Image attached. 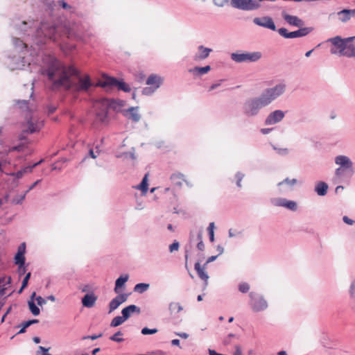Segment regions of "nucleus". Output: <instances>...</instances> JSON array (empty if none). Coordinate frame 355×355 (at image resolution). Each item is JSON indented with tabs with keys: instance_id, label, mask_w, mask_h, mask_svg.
Returning <instances> with one entry per match:
<instances>
[{
	"instance_id": "obj_1",
	"label": "nucleus",
	"mask_w": 355,
	"mask_h": 355,
	"mask_svg": "<svg viewBox=\"0 0 355 355\" xmlns=\"http://www.w3.org/2000/svg\"><path fill=\"white\" fill-rule=\"evenodd\" d=\"M47 76L55 87L62 86L77 92H87L89 89L88 76L82 78L75 68L64 67L56 59L51 60Z\"/></svg>"
},
{
	"instance_id": "obj_2",
	"label": "nucleus",
	"mask_w": 355,
	"mask_h": 355,
	"mask_svg": "<svg viewBox=\"0 0 355 355\" xmlns=\"http://www.w3.org/2000/svg\"><path fill=\"white\" fill-rule=\"evenodd\" d=\"M284 91L285 85L283 84L266 89L260 96L250 98L246 101L244 107L245 113L248 116L256 115L261 108L269 105Z\"/></svg>"
},
{
	"instance_id": "obj_3",
	"label": "nucleus",
	"mask_w": 355,
	"mask_h": 355,
	"mask_svg": "<svg viewBox=\"0 0 355 355\" xmlns=\"http://www.w3.org/2000/svg\"><path fill=\"white\" fill-rule=\"evenodd\" d=\"M355 39V36L347 38H341L336 36L330 38L328 41L331 43V53L332 54L352 58L355 56V45L352 42Z\"/></svg>"
},
{
	"instance_id": "obj_4",
	"label": "nucleus",
	"mask_w": 355,
	"mask_h": 355,
	"mask_svg": "<svg viewBox=\"0 0 355 355\" xmlns=\"http://www.w3.org/2000/svg\"><path fill=\"white\" fill-rule=\"evenodd\" d=\"M17 105L21 110H25L28 112L26 115V130L25 131L33 133L39 131L44 125V121L42 119L37 116L36 112H33L29 108L28 102L26 101H17Z\"/></svg>"
},
{
	"instance_id": "obj_5",
	"label": "nucleus",
	"mask_w": 355,
	"mask_h": 355,
	"mask_svg": "<svg viewBox=\"0 0 355 355\" xmlns=\"http://www.w3.org/2000/svg\"><path fill=\"white\" fill-rule=\"evenodd\" d=\"M116 101L107 98H101L96 101L93 107L96 112L97 119L101 122H104L107 116V112L110 108H115Z\"/></svg>"
},
{
	"instance_id": "obj_6",
	"label": "nucleus",
	"mask_w": 355,
	"mask_h": 355,
	"mask_svg": "<svg viewBox=\"0 0 355 355\" xmlns=\"http://www.w3.org/2000/svg\"><path fill=\"white\" fill-rule=\"evenodd\" d=\"M96 85L103 88H112L114 87L125 92H129L130 91L129 85L125 83L123 81H119L114 78L107 76H103L102 79L98 81Z\"/></svg>"
},
{
	"instance_id": "obj_7",
	"label": "nucleus",
	"mask_w": 355,
	"mask_h": 355,
	"mask_svg": "<svg viewBox=\"0 0 355 355\" xmlns=\"http://www.w3.org/2000/svg\"><path fill=\"white\" fill-rule=\"evenodd\" d=\"M230 5L243 10H253L260 8L261 5L255 0H231Z\"/></svg>"
},
{
	"instance_id": "obj_8",
	"label": "nucleus",
	"mask_w": 355,
	"mask_h": 355,
	"mask_svg": "<svg viewBox=\"0 0 355 355\" xmlns=\"http://www.w3.org/2000/svg\"><path fill=\"white\" fill-rule=\"evenodd\" d=\"M261 57L260 52L233 53L231 58L236 62H256Z\"/></svg>"
},
{
	"instance_id": "obj_9",
	"label": "nucleus",
	"mask_w": 355,
	"mask_h": 355,
	"mask_svg": "<svg viewBox=\"0 0 355 355\" xmlns=\"http://www.w3.org/2000/svg\"><path fill=\"white\" fill-rule=\"evenodd\" d=\"M162 81L163 80L160 76L156 74H151L146 80V85H149V87L144 88L142 93L145 95L152 94L160 87Z\"/></svg>"
},
{
	"instance_id": "obj_10",
	"label": "nucleus",
	"mask_w": 355,
	"mask_h": 355,
	"mask_svg": "<svg viewBox=\"0 0 355 355\" xmlns=\"http://www.w3.org/2000/svg\"><path fill=\"white\" fill-rule=\"evenodd\" d=\"M312 31V28L305 27L300 28L299 30L293 32H288V30L285 28H279L277 31L284 38H295L306 36Z\"/></svg>"
},
{
	"instance_id": "obj_11",
	"label": "nucleus",
	"mask_w": 355,
	"mask_h": 355,
	"mask_svg": "<svg viewBox=\"0 0 355 355\" xmlns=\"http://www.w3.org/2000/svg\"><path fill=\"white\" fill-rule=\"evenodd\" d=\"M250 297L251 298L250 304L253 311L259 312L267 308V302L261 296L251 293Z\"/></svg>"
},
{
	"instance_id": "obj_12",
	"label": "nucleus",
	"mask_w": 355,
	"mask_h": 355,
	"mask_svg": "<svg viewBox=\"0 0 355 355\" xmlns=\"http://www.w3.org/2000/svg\"><path fill=\"white\" fill-rule=\"evenodd\" d=\"M253 22L258 26H263L272 31L276 30L274 21L270 17H255L253 19Z\"/></svg>"
},
{
	"instance_id": "obj_13",
	"label": "nucleus",
	"mask_w": 355,
	"mask_h": 355,
	"mask_svg": "<svg viewBox=\"0 0 355 355\" xmlns=\"http://www.w3.org/2000/svg\"><path fill=\"white\" fill-rule=\"evenodd\" d=\"M284 117V112L282 110H275L271 112L265 121L266 125H273L281 121Z\"/></svg>"
},
{
	"instance_id": "obj_14",
	"label": "nucleus",
	"mask_w": 355,
	"mask_h": 355,
	"mask_svg": "<svg viewBox=\"0 0 355 355\" xmlns=\"http://www.w3.org/2000/svg\"><path fill=\"white\" fill-rule=\"evenodd\" d=\"M128 294L123 293L118 295L114 297L109 304V313L116 309L122 303L125 302L128 299Z\"/></svg>"
},
{
	"instance_id": "obj_15",
	"label": "nucleus",
	"mask_w": 355,
	"mask_h": 355,
	"mask_svg": "<svg viewBox=\"0 0 355 355\" xmlns=\"http://www.w3.org/2000/svg\"><path fill=\"white\" fill-rule=\"evenodd\" d=\"M284 19L291 26L301 28L304 25V22L298 17L288 15L284 12L282 14Z\"/></svg>"
},
{
	"instance_id": "obj_16",
	"label": "nucleus",
	"mask_w": 355,
	"mask_h": 355,
	"mask_svg": "<svg viewBox=\"0 0 355 355\" xmlns=\"http://www.w3.org/2000/svg\"><path fill=\"white\" fill-rule=\"evenodd\" d=\"M275 205L276 206L284 207L292 211H295L297 209V203L295 201L288 200L284 198L275 200Z\"/></svg>"
},
{
	"instance_id": "obj_17",
	"label": "nucleus",
	"mask_w": 355,
	"mask_h": 355,
	"mask_svg": "<svg viewBox=\"0 0 355 355\" xmlns=\"http://www.w3.org/2000/svg\"><path fill=\"white\" fill-rule=\"evenodd\" d=\"M336 164L340 165L341 167L346 169H352V162L349 157L345 155L337 156L335 159Z\"/></svg>"
},
{
	"instance_id": "obj_18",
	"label": "nucleus",
	"mask_w": 355,
	"mask_h": 355,
	"mask_svg": "<svg viewBox=\"0 0 355 355\" xmlns=\"http://www.w3.org/2000/svg\"><path fill=\"white\" fill-rule=\"evenodd\" d=\"M138 107H132L124 111L125 115L132 121L137 122L140 120L141 116L138 112Z\"/></svg>"
},
{
	"instance_id": "obj_19",
	"label": "nucleus",
	"mask_w": 355,
	"mask_h": 355,
	"mask_svg": "<svg viewBox=\"0 0 355 355\" xmlns=\"http://www.w3.org/2000/svg\"><path fill=\"white\" fill-rule=\"evenodd\" d=\"M339 19L343 22L349 21L352 17L355 16V8L353 10L344 9L338 12Z\"/></svg>"
},
{
	"instance_id": "obj_20",
	"label": "nucleus",
	"mask_w": 355,
	"mask_h": 355,
	"mask_svg": "<svg viewBox=\"0 0 355 355\" xmlns=\"http://www.w3.org/2000/svg\"><path fill=\"white\" fill-rule=\"evenodd\" d=\"M137 312L138 313H140V309L136 305L132 304L129 305L127 307L124 308L121 311L122 317L125 320H128L130 316V314Z\"/></svg>"
},
{
	"instance_id": "obj_21",
	"label": "nucleus",
	"mask_w": 355,
	"mask_h": 355,
	"mask_svg": "<svg viewBox=\"0 0 355 355\" xmlns=\"http://www.w3.org/2000/svg\"><path fill=\"white\" fill-rule=\"evenodd\" d=\"M198 51L199 53L194 56V60L196 61L207 58L209 56L210 52L212 51V49L204 47L203 46H198Z\"/></svg>"
},
{
	"instance_id": "obj_22",
	"label": "nucleus",
	"mask_w": 355,
	"mask_h": 355,
	"mask_svg": "<svg viewBox=\"0 0 355 355\" xmlns=\"http://www.w3.org/2000/svg\"><path fill=\"white\" fill-rule=\"evenodd\" d=\"M171 180L173 183L178 186H182L183 182H186L188 184V182L186 179L184 175L180 173H175L171 176Z\"/></svg>"
},
{
	"instance_id": "obj_23",
	"label": "nucleus",
	"mask_w": 355,
	"mask_h": 355,
	"mask_svg": "<svg viewBox=\"0 0 355 355\" xmlns=\"http://www.w3.org/2000/svg\"><path fill=\"white\" fill-rule=\"evenodd\" d=\"M207 265L204 264L203 266H201L199 262L196 263L195 264V270H196L198 275L200 279L204 280L206 283L209 279L208 275L205 272V266Z\"/></svg>"
},
{
	"instance_id": "obj_24",
	"label": "nucleus",
	"mask_w": 355,
	"mask_h": 355,
	"mask_svg": "<svg viewBox=\"0 0 355 355\" xmlns=\"http://www.w3.org/2000/svg\"><path fill=\"white\" fill-rule=\"evenodd\" d=\"M40 162L34 164L33 166L25 167L23 170L19 171L17 173H10V175L15 176L17 178H21L25 173H31L32 169L36 166Z\"/></svg>"
},
{
	"instance_id": "obj_25",
	"label": "nucleus",
	"mask_w": 355,
	"mask_h": 355,
	"mask_svg": "<svg viewBox=\"0 0 355 355\" xmlns=\"http://www.w3.org/2000/svg\"><path fill=\"white\" fill-rule=\"evenodd\" d=\"M35 296V293H33L31 297V300H28V306H29V309L31 311V312L34 315H38L40 313V309L35 305L34 301H33V297Z\"/></svg>"
},
{
	"instance_id": "obj_26",
	"label": "nucleus",
	"mask_w": 355,
	"mask_h": 355,
	"mask_svg": "<svg viewBox=\"0 0 355 355\" xmlns=\"http://www.w3.org/2000/svg\"><path fill=\"white\" fill-rule=\"evenodd\" d=\"M41 29L44 32V35L45 37L51 39L54 36L55 28L53 26L47 27L46 25L42 24Z\"/></svg>"
},
{
	"instance_id": "obj_27",
	"label": "nucleus",
	"mask_w": 355,
	"mask_h": 355,
	"mask_svg": "<svg viewBox=\"0 0 355 355\" xmlns=\"http://www.w3.org/2000/svg\"><path fill=\"white\" fill-rule=\"evenodd\" d=\"M211 67L209 65L202 67H196L193 69H189V72L196 75H202L208 73Z\"/></svg>"
},
{
	"instance_id": "obj_28",
	"label": "nucleus",
	"mask_w": 355,
	"mask_h": 355,
	"mask_svg": "<svg viewBox=\"0 0 355 355\" xmlns=\"http://www.w3.org/2000/svg\"><path fill=\"white\" fill-rule=\"evenodd\" d=\"M148 174H146L141 181V182L135 187L136 189L141 190L143 193V194H146L148 191Z\"/></svg>"
},
{
	"instance_id": "obj_29",
	"label": "nucleus",
	"mask_w": 355,
	"mask_h": 355,
	"mask_svg": "<svg viewBox=\"0 0 355 355\" xmlns=\"http://www.w3.org/2000/svg\"><path fill=\"white\" fill-rule=\"evenodd\" d=\"M328 189V185L324 182H320L315 187V191L319 196H324Z\"/></svg>"
},
{
	"instance_id": "obj_30",
	"label": "nucleus",
	"mask_w": 355,
	"mask_h": 355,
	"mask_svg": "<svg viewBox=\"0 0 355 355\" xmlns=\"http://www.w3.org/2000/svg\"><path fill=\"white\" fill-rule=\"evenodd\" d=\"M128 275L121 276L116 279V281L115 282V288H114V292L116 293H119V289L124 285V284L128 281Z\"/></svg>"
},
{
	"instance_id": "obj_31",
	"label": "nucleus",
	"mask_w": 355,
	"mask_h": 355,
	"mask_svg": "<svg viewBox=\"0 0 355 355\" xmlns=\"http://www.w3.org/2000/svg\"><path fill=\"white\" fill-rule=\"evenodd\" d=\"M24 254V251L18 250V252L15 257V263L19 266V268L24 265L25 257Z\"/></svg>"
},
{
	"instance_id": "obj_32",
	"label": "nucleus",
	"mask_w": 355,
	"mask_h": 355,
	"mask_svg": "<svg viewBox=\"0 0 355 355\" xmlns=\"http://www.w3.org/2000/svg\"><path fill=\"white\" fill-rule=\"evenodd\" d=\"M149 286H150L148 284L139 283V284H137L135 286L134 290L135 292L142 293L145 292L146 291H147L148 289Z\"/></svg>"
},
{
	"instance_id": "obj_33",
	"label": "nucleus",
	"mask_w": 355,
	"mask_h": 355,
	"mask_svg": "<svg viewBox=\"0 0 355 355\" xmlns=\"http://www.w3.org/2000/svg\"><path fill=\"white\" fill-rule=\"evenodd\" d=\"M169 310L171 313H178L182 310V307L178 302H172L169 305Z\"/></svg>"
},
{
	"instance_id": "obj_34",
	"label": "nucleus",
	"mask_w": 355,
	"mask_h": 355,
	"mask_svg": "<svg viewBox=\"0 0 355 355\" xmlns=\"http://www.w3.org/2000/svg\"><path fill=\"white\" fill-rule=\"evenodd\" d=\"M125 320L122 316H116L114 318L110 323L112 327H116L121 325Z\"/></svg>"
},
{
	"instance_id": "obj_35",
	"label": "nucleus",
	"mask_w": 355,
	"mask_h": 355,
	"mask_svg": "<svg viewBox=\"0 0 355 355\" xmlns=\"http://www.w3.org/2000/svg\"><path fill=\"white\" fill-rule=\"evenodd\" d=\"M22 148L21 146H16L13 147H6L3 150H0V154L8 155L9 153L15 150L20 151Z\"/></svg>"
},
{
	"instance_id": "obj_36",
	"label": "nucleus",
	"mask_w": 355,
	"mask_h": 355,
	"mask_svg": "<svg viewBox=\"0 0 355 355\" xmlns=\"http://www.w3.org/2000/svg\"><path fill=\"white\" fill-rule=\"evenodd\" d=\"M123 335V333L121 331H117L113 336H112L110 338L112 341H115L117 343H121L123 341V338L121 336Z\"/></svg>"
},
{
	"instance_id": "obj_37",
	"label": "nucleus",
	"mask_w": 355,
	"mask_h": 355,
	"mask_svg": "<svg viewBox=\"0 0 355 355\" xmlns=\"http://www.w3.org/2000/svg\"><path fill=\"white\" fill-rule=\"evenodd\" d=\"M296 183H297V180L295 178H293V179L286 178L284 181L279 182L277 185L282 186L284 184H286L289 187H292L294 184H295Z\"/></svg>"
},
{
	"instance_id": "obj_38",
	"label": "nucleus",
	"mask_w": 355,
	"mask_h": 355,
	"mask_svg": "<svg viewBox=\"0 0 355 355\" xmlns=\"http://www.w3.org/2000/svg\"><path fill=\"white\" fill-rule=\"evenodd\" d=\"M214 223H210L209 225V227L207 228L209 234V239L211 242H213L214 241Z\"/></svg>"
},
{
	"instance_id": "obj_39",
	"label": "nucleus",
	"mask_w": 355,
	"mask_h": 355,
	"mask_svg": "<svg viewBox=\"0 0 355 355\" xmlns=\"http://www.w3.org/2000/svg\"><path fill=\"white\" fill-rule=\"evenodd\" d=\"M250 289V286L248 283H245V282H243L241 284H239V291H241V293H247Z\"/></svg>"
},
{
	"instance_id": "obj_40",
	"label": "nucleus",
	"mask_w": 355,
	"mask_h": 355,
	"mask_svg": "<svg viewBox=\"0 0 355 355\" xmlns=\"http://www.w3.org/2000/svg\"><path fill=\"white\" fill-rule=\"evenodd\" d=\"M158 330L157 329H148V327H144L141 329V334L143 335L154 334Z\"/></svg>"
},
{
	"instance_id": "obj_41",
	"label": "nucleus",
	"mask_w": 355,
	"mask_h": 355,
	"mask_svg": "<svg viewBox=\"0 0 355 355\" xmlns=\"http://www.w3.org/2000/svg\"><path fill=\"white\" fill-rule=\"evenodd\" d=\"M58 5L62 6L64 10H69L70 11H73V8L72 6L66 3L64 0H60L58 1Z\"/></svg>"
},
{
	"instance_id": "obj_42",
	"label": "nucleus",
	"mask_w": 355,
	"mask_h": 355,
	"mask_svg": "<svg viewBox=\"0 0 355 355\" xmlns=\"http://www.w3.org/2000/svg\"><path fill=\"white\" fill-rule=\"evenodd\" d=\"M30 277H31V272H28L26 274V275L25 276V277L23 279V282H22V284H21V287L19 290V293H21L23 289H24L27 285H28V282L30 279Z\"/></svg>"
},
{
	"instance_id": "obj_43",
	"label": "nucleus",
	"mask_w": 355,
	"mask_h": 355,
	"mask_svg": "<svg viewBox=\"0 0 355 355\" xmlns=\"http://www.w3.org/2000/svg\"><path fill=\"white\" fill-rule=\"evenodd\" d=\"M13 42L16 46H18V47L22 48V49L26 48V44L19 38H15L13 40Z\"/></svg>"
},
{
	"instance_id": "obj_44",
	"label": "nucleus",
	"mask_w": 355,
	"mask_h": 355,
	"mask_svg": "<svg viewBox=\"0 0 355 355\" xmlns=\"http://www.w3.org/2000/svg\"><path fill=\"white\" fill-rule=\"evenodd\" d=\"M26 193H27L25 192L24 194L13 198L12 199V203H14V204H20V203H21L22 201L24 200Z\"/></svg>"
},
{
	"instance_id": "obj_45",
	"label": "nucleus",
	"mask_w": 355,
	"mask_h": 355,
	"mask_svg": "<svg viewBox=\"0 0 355 355\" xmlns=\"http://www.w3.org/2000/svg\"><path fill=\"white\" fill-rule=\"evenodd\" d=\"M49 349H46L45 347L42 346H39L38 350L37 351V354L41 355H52L48 352Z\"/></svg>"
},
{
	"instance_id": "obj_46",
	"label": "nucleus",
	"mask_w": 355,
	"mask_h": 355,
	"mask_svg": "<svg viewBox=\"0 0 355 355\" xmlns=\"http://www.w3.org/2000/svg\"><path fill=\"white\" fill-rule=\"evenodd\" d=\"M198 238L200 240V241L198 242V243L197 245V248H198V250L202 251V250H204L205 245H204L203 241L202 240V234L200 233L198 234Z\"/></svg>"
},
{
	"instance_id": "obj_47",
	"label": "nucleus",
	"mask_w": 355,
	"mask_h": 355,
	"mask_svg": "<svg viewBox=\"0 0 355 355\" xmlns=\"http://www.w3.org/2000/svg\"><path fill=\"white\" fill-rule=\"evenodd\" d=\"M349 293L351 295V297L353 298V300L355 299V280H354L351 284L350 288H349Z\"/></svg>"
},
{
	"instance_id": "obj_48",
	"label": "nucleus",
	"mask_w": 355,
	"mask_h": 355,
	"mask_svg": "<svg viewBox=\"0 0 355 355\" xmlns=\"http://www.w3.org/2000/svg\"><path fill=\"white\" fill-rule=\"evenodd\" d=\"M178 248H179V243L178 241H175L171 245H169V250L171 252L178 250Z\"/></svg>"
},
{
	"instance_id": "obj_49",
	"label": "nucleus",
	"mask_w": 355,
	"mask_h": 355,
	"mask_svg": "<svg viewBox=\"0 0 355 355\" xmlns=\"http://www.w3.org/2000/svg\"><path fill=\"white\" fill-rule=\"evenodd\" d=\"M82 302L84 306L89 307V293L85 294Z\"/></svg>"
},
{
	"instance_id": "obj_50",
	"label": "nucleus",
	"mask_w": 355,
	"mask_h": 355,
	"mask_svg": "<svg viewBox=\"0 0 355 355\" xmlns=\"http://www.w3.org/2000/svg\"><path fill=\"white\" fill-rule=\"evenodd\" d=\"M35 300L39 306H42L43 304H46V300L41 296L37 297Z\"/></svg>"
},
{
	"instance_id": "obj_51",
	"label": "nucleus",
	"mask_w": 355,
	"mask_h": 355,
	"mask_svg": "<svg viewBox=\"0 0 355 355\" xmlns=\"http://www.w3.org/2000/svg\"><path fill=\"white\" fill-rule=\"evenodd\" d=\"M96 299L97 297L96 295L94 293H90V307L94 304Z\"/></svg>"
},
{
	"instance_id": "obj_52",
	"label": "nucleus",
	"mask_w": 355,
	"mask_h": 355,
	"mask_svg": "<svg viewBox=\"0 0 355 355\" xmlns=\"http://www.w3.org/2000/svg\"><path fill=\"white\" fill-rule=\"evenodd\" d=\"M343 221L348 225H352L354 223V221L347 216L343 217Z\"/></svg>"
},
{
	"instance_id": "obj_53",
	"label": "nucleus",
	"mask_w": 355,
	"mask_h": 355,
	"mask_svg": "<svg viewBox=\"0 0 355 355\" xmlns=\"http://www.w3.org/2000/svg\"><path fill=\"white\" fill-rule=\"evenodd\" d=\"M222 80H220L219 83H215V84H213L212 85H211V87H209V91H212L215 89H216L217 87H218L220 85V82Z\"/></svg>"
},
{
	"instance_id": "obj_54",
	"label": "nucleus",
	"mask_w": 355,
	"mask_h": 355,
	"mask_svg": "<svg viewBox=\"0 0 355 355\" xmlns=\"http://www.w3.org/2000/svg\"><path fill=\"white\" fill-rule=\"evenodd\" d=\"M175 334L184 339H187L189 337V334L187 333H175Z\"/></svg>"
},
{
	"instance_id": "obj_55",
	"label": "nucleus",
	"mask_w": 355,
	"mask_h": 355,
	"mask_svg": "<svg viewBox=\"0 0 355 355\" xmlns=\"http://www.w3.org/2000/svg\"><path fill=\"white\" fill-rule=\"evenodd\" d=\"M217 256H211L210 257L208 258V259L207 260L206 263H205V265L208 264L209 263L214 261L216 259Z\"/></svg>"
},
{
	"instance_id": "obj_56",
	"label": "nucleus",
	"mask_w": 355,
	"mask_h": 355,
	"mask_svg": "<svg viewBox=\"0 0 355 355\" xmlns=\"http://www.w3.org/2000/svg\"><path fill=\"white\" fill-rule=\"evenodd\" d=\"M270 131H271L270 128H262L261 130V132L263 133V135L268 134Z\"/></svg>"
},
{
	"instance_id": "obj_57",
	"label": "nucleus",
	"mask_w": 355,
	"mask_h": 355,
	"mask_svg": "<svg viewBox=\"0 0 355 355\" xmlns=\"http://www.w3.org/2000/svg\"><path fill=\"white\" fill-rule=\"evenodd\" d=\"M234 355H243L242 354V352H241V350L239 347L237 346L236 347V351H235Z\"/></svg>"
},
{
	"instance_id": "obj_58",
	"label": "nucleus",
	"mask_w": 355,
	"mask_h": 355,
	"mask_svg": "<svg viewBox=\"0 0 355 355\" xmlns=\"http://www.w3.org/2000/svg\"><path fill=\"white\" fill-rule=\"evenodd\" d=\"M171 343L173 345L179 346L180 345V340L178 339H173L171 341Z\"/></svg>"
},
{
	"instance_id": "obj_59",
	"label": "nucleus",
	"mask_w": 355,
	"mask_h": 355,
	"mask_svg": "<svg viewBox=\"0 0 355 355\" xmlns=\"http://www.w3.org/2000/svg\"><path fill=\"white\" fill-rule=\"evenodd\" d=\"M29 326H31L29 320L24 322L22 324V327L25 329L28 328Z\"/></svg>"
},
{
	"instance_id": "obj_60",
	"label": "nucleus",
	"mask_w": 355,
	"mask_h": 355,
	"mask_svg": "<svg viewBox=\"0 0 355 355\" xmlns=\"http://www.w3.org/2000/svg\"><path fill=\"white\" fill-rule=\"evenodd\" d=\"M38 182H39V181L37 180V181H36L35 182H34V183L31 186V187L29 188V189H28V191H26V193H28L30 190L33 189L35 187V185L38 183Z\"/></svg>"
},
{
	"instance_id": "obj_61",
	"label": "nucleus",
	"mask_w": 355,
	"mask_h": 355,
	"mask_svg": "<svg viewBox=\"0 0 355 355\" xmlns=\"http://www.w3.org/2000/svg\"><path fill=\"white\" fill-rule=\"evenodd\" d=\"M341 171H342V169L340 168H337L336 171V175L337 176H340L341 174Z\"/></svg>"
},
{
	"instance_id": "obj_62",
	"label": "nucleus",
	"mask_w": 355,
	"mask_h": 355,
	"mask_svg": "<svg viewBox=\"0 0 355 355\" xmlns=\"http://www.w3.org/2000/svg\"><path fill=\"white\" fill-rule=\"evenodd\" d=\"M18 250H20L21 251H25V243H22L19 247V249Z\"/></svg>"
},
{
	"instance_id": "obj_63",
	"label": "nucleus",
	"mask_w": 355,
	"mask_h": 355,
	"mask_svg": "<svg viewBox=\"0 0 355 355\" xmlns=\"http://www.w3.org/2000/svg\"><path fill=\"white\" fill-rule=\"evenodd\" d=\"M33 340L35 343H40V338L39 337H34Z\"/></svg>"
},
{
	"instance_id": "obj_64",
	"label": "nucleus",
	"mask_w": 355,
	"mask_h": 355,
	"mask_svg": "<svg viewBox=\"0 0 355 355\" xmlns=\"http://www.w3.org/2000/svg\"><path fill=\"white\" fill-rule=\"evenodd\" d=\"M278 355H287V353L286 351H280L277 354Z\"/></svg>"
}]
</instances>
